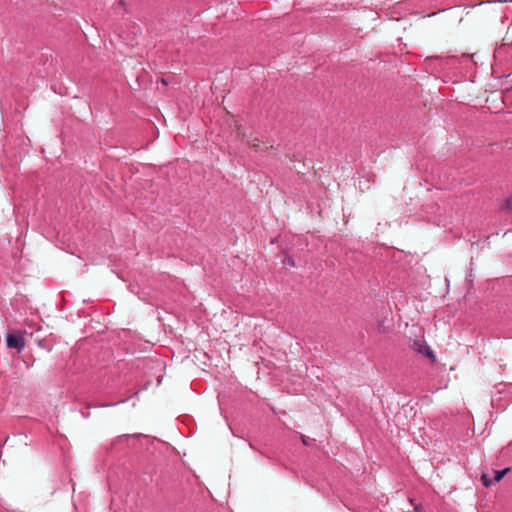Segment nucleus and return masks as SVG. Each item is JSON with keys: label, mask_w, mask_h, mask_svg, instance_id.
I'll list each match as a JSON object with an SVG mask.
<instances>
[{"label": "nucleus", "mask_w": 512, "mask_h": 512, "mask_svg": "<svg viewBox=\"0 0 512 512\" xmlns=\"http://www.w3.org/2000/svg\"><path fill=\"white\" fill-rule=\"evenodd\" d=\"M6 344L8 348L16 349L18 352H21L25 348V339L22 333H9L6 336Z\"/></svg>", "instance_id": "1"}, {"label": "nucleus", "mask_w": 512, "mask_h": 512, "mask_svg": "<svg viewBox=\"0 0 512 512\" xmlns=\"http://www.w3.org/2000/svg\"><path fill=\"white\" fill-rule=\"evenodd\" d=\"M510 471V468H505V469H502V470H495L494 471V479L491 480L486 474H482L481 476V481H482V484L485 486V487H489L490 485H492L493 483L495 482H499L503 479V477Z\"/></svg>", "instance_id": "2"}, {"label": "nucleus", "mask_w": 512, "mask_h": 512, "mask_svg": "<svg viewBox=\"0 0 512 512\" xmlns=\"http://www.w3.org/2000/svg\"><path fill=\"white\" fill-rule=\"evenodd\" d=\"M413 348L420 354L425 355L428 358L435 359V355L431 348L424 341H415Z\"/></svg>", "instance_id": "3"}, {"label": "nucleus", "mask_w": 512, "mask_h": 512, "mask_svg": "<svg viewBox=\"0 0 512 512\" xmlns=\"http://www.w3.org/2000/svg\"><path fill=\"white\" fill-rule=\"evenodd\" d=\"M135 435H130V434H123V435H120L118 437H116L113 441V445H116V444H120L122 442H125V441H128L131 437H134Z\"/></svg>", "instance_id": "4"}, {"label": "nucleus", "mask_w": 512, "mask_h": 512, "mask_svg": "<svg viewBox=\"0 0 512 512\" xmlns=\"http://www.w3.org/2000/svg\"><path fill=\"white\" fill-rule=\"evenodd\" d=\"M502 208L508 212L512 211V196L505 199V202H504Z\"/></svg>", "instance_id": "5"}, {"label": "nucleus", "mask_w": 512, "mask_h": 512, "mask_svg": "<svg viewBox=\"0 0 512 512\" xmlns=\"http://www.w3.org/2000/svg\"><path fill=\"white\" fill-rule=\"evenodd\" d=\"M283 265L285 267L289 266V267H294L295 266V262H294V259L293 257L287 255L285 256L284 260H283Z\"/></svg>", "instance_id": "6"}, {"label": "nucleus", "mask_w": 512, "mask_h": 512, "mask_svg": "<svg viewBox=\"0 0 512 512\" xmlns=\"http://www.w3.org/2000/svg\"><path fill=\"white\" fill-rule=\"evenodd\" d=\"M301 439L304 445L309 446L311 444V440L308 437L301 435Z\"/></svg>", "instance_id": "7"}, {"label": "nucleus", "mask_w": 512, "mask_h": 512, "mask_svg": "<svg viewBox=\"0 0 512 512\" xmlns=\"http://www.w3.org/2000/svg\"><path fill=\"white\" fill-rule=\"evenodd\" d=\"M410 502H411V504H413V505H414V509H415V511H418V512H419L421 507H420V506H418V505H415V504L413 503V500H410Z\"/></svg>", "instance_id": "8"}, {"label": "nucleus", "mask_w": 512, "mask_h": 512, "mask_svg": "<svg viewBox=\"0 0 512 512\" xmlns=\"http://www.w3.org/2000/svg\"><path fill=\"white\" fill-rule=\"evenodd\" d=\"M111 404H101L99 405L100 407H107V406H110Z\"/></svg>", "instance_id": "9"}, {"label": "nucleus", "mask_w": 512, "mask_h": 512, "mask_svg": "<svg viewBox=\"0 0 512 512\" xmlns=\"http://www.w3.org/2000/svg\"><path fill=\"white\" fill-rule=\"evenodd\" d=\"M162 83L167 85V82L164 79H162Z\"/></svg>", "instance_id": "10"}]
</instances>
